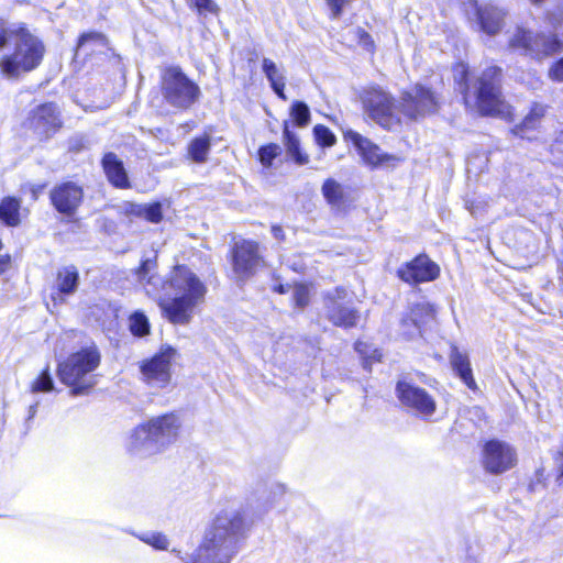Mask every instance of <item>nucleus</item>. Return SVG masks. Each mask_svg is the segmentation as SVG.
Returning a JSON list of instances; mask_svg holds the SVG:
<instances>
[{
    "label": "nucleus",
    "mask_w": 563,
    "mask_h": 563,
    "mask_svg": "<svg viewBox=\"0 0 563 563\" xmlns=\"http://www.w3.org/2000/svg\"><path fill=\"white\" fill-rule=\"evenodd\" d=\"M135 280L156 300L163 314L174 324H187L195 308L203 300L206 286L186 266H175L168 279L157 274V255L143 258L134 271Z\"/></svg>",
    "instance_id": "obj_1"
},
{
    "label": "nucleus",
    "mask_w": 563,
    "mask_h": 563,
    "mask_svg": "<svg viewBox=\"0 0 563 563\" xmlns=\"http://www.w3.org/2000/svg\"><path fill=\"white\" fill-rule=\"evenodd\" d=\"M364 111L382 128L393 130L399 125V113L409 120H418L427 114L437 112L438 97L429 88L416 85L401 93L399 104H396L389 92L378 86H371L361 95Z\"/></svg>",
    "instance_id": "obj_2"
},
{
    "label": "nucleus",
    "mask_w": 563,
    "mask_h": 563,
    "mask_svg": "<svg viewBox=\"0 0 563 563\" xmlns=\"http://www.w3.org/2000/svg\"><path fill=\"white\" fill-rule=\"evenodd\" d=\"M244 529V517L240 509L220 511L206 531L202 543L195 552L184 558V563H230L238 552V541Z\"/></svg>",
    "instance_id": "obj_3"
},
{
    "label": "nucleus",
    "mask_w": 563,
    "mask_h": 563,
    "mask_svg": "<svg viewBox=\"0 0 563 563\" xmlns=\"http://www.w3.org/2000/svg\"><path fill=\"white\" fill-rule=\"evenodd\" d=\"M454 79L468 104L472 100L483 115L508 117L510 107L505 102L501 93V69L496 66L486 68L475 81L473 89L467 84V66L460 63L454 68Z\"/></svg>",
    "instance_id": "obj_4"
},
{
    "label": "nucleus",
    "mask_w": 563,
    "mask_h": 563,
    "mask_svg": "<svg viewBox=\"0 0 563 563\" xmlns=\"http://www.w3.org/2000/svg\"><path fill=\"white\" fill-rule=\"evenodd\" d=\"M180 429L181 420L175 412L153 417L132 430L125 443L126 450L137 457L152 456L175 443Z\"/></svg>",
    "instance_id": "obj_5"
},
{
    "label": "nucleus",
    "mask_w": 563,
    "mask_h": 563,
    "mask_svg": "<svg viewBox=\"0 0 563 563\" xmlns=\"http://www.w3.org/2000/svg\"><path fill=\"white\" fill-rule=\"evenodd\" d=\"M100 362L101 354L96 345L82 347L58 364V378L70 387L71 396L85 395L97 384L93 372Z\"/></svg>",
    "instance_id": "obj_6"
},
{
    "label": "nucleus",
    "mask_w": 563,
    "mask_h": 563,
    "mask_svg": "<svg viewBox=\"0 0 563 563\" xmlns=\"http://www.w3.org/2000/svg\"><path fill=\"white\" fill-rule=\"evenodd\" d=\"M43 43L32 35L26 29L16 31L15 49L12 55L4 56L0 60L2 75L15 78L21 71H31L42 62L44 56Z\"/></svg>",
    "instance_id": "obj_7"
},
{
    "label": "nucleus",
    "mask_w": 563,
    "mask_h": 563,
    "mask_svg": "<svg viewBox=\"0 0 563 563\" xmlns=\"http://www.w3.org/2000/svg\"><path fill=\"white\" fill-rule=\"evenodd\" d=\"M162 93L168 104L188 109L199 98L200 88L179 67H167L162 74Z\"/></svg>",
    "instance_id": "obj_8"
},
{
    "label": "nucleus",
    "mask_w": 563,
    "mask_h": 563,
    "mask_svg": "<svg viewBox=\"0 0 563 563\" xmlns=\"http://www.w3.org/2000/svg\"><path fill=\"white\" fill-rule=\"evenodd\" d=\"M510 46L521 49L525 55L534 59H543L563 49V42L554 33H533L518 27L510 40Z\"/></svg>",
    "instance_id": "obj_9"
},
{
    "label": "nucleus",
    "mask_w": 563,
    "mask_h": 563,
    "mask_svg": "<svg viewBox=\"0 0 563 563\" xmlns=\"http://www.w3.org/2000/svg\"><path fill=\"white\" fill-rule=\"evenodd\" d=\"M177 351L172 346H163L159 352L144 360L140 365L141 379L148 388L162 390L172 382V362Z\"/></svg>",
    "instance_id": "obj_10"
},
{
    "label": "nucleus",
    "mask_w": 563,
    "mask_h": 563,
    "mask_svg": "<svg viewBox=\"0 0 563 563\" xmlns=\"http://www.w3.org/2000/svg\"><path fill=\"white\" fill-rule=\"evenodd\" d=\"M231 263L234 278L238 282L244 283L251 278L263 263L258 243L251 240L235 242Z\"/></svg>",
    "instance_id": "obj_11"
},
{
    "label": "nucleus",
    "mask_w": 563,
    "mask_h": 563,
    "mask_svg": "<svg viewBox=\"0 0 563 563\" xmlns=\"http://www.w3.org/2000/svg\"><path fill=\"white\" fill-rule=\"evenodd\" d=\"M396 395L404 407L421 417H430L435 412L434 398L416 384L401 379L396 385Z\"/></svg>",
    "instance_id": "obj_12"
},
{
    "label": "nucleus",
    "mask_w": 563,
    "mask_h": 563,
    "mask_svg": "<svg viewBox=\"0 0 563 563\" xmlns=\"http://www.w3.org/2000/svg\"><path fill=\"white\" fill-rule=\"evenodd\" d=\"M482 464L490 474H503L517 464L516 450L504 441L490 440L484 445Z\"/></svg>",
    "instance_id": "obj_13"
},
{
    "label": "nucleus",
    "mask_w": 563,
    "mask_h": 563,
    "mask_svg": "<svg viewBox=\"0 0 563 563\" xmlns=\"http://www.w3.org/2000/svg\"><path fill=\"white\" fill-rule=\"evenodd\" d=\"M344 140L351 142L363 162L373 168L380 166H395L400 162V157L383 152L380 147L369 139L351 129L344 132Z\"/></svg>",
    "instance_id": "obj_14"
},
{
    "label": "nucleus",
    "mask_w": 563,
    "mask_h": 563,
    "mask_svg": "<svg viewBox=\"0 0 563 563\" xmlns=\"http://www.w3.org/2000/svg\"><path fill=\"white\" fill-rule=\"evenodd\" d=\"M439 275V265L424 254L416 256L412 261L401 265L397 271V276L410 285L432 282Z\"/></svg>",
    "instance_id": "obj_15"
},
{
    "label": "nucleus",
    "mask_w": 563,
    "mask_h": 563,
    "mask_svg": "<svg viewBox=\"0 0 563 563\" xmlns=\"http://www.w3.org/2000/svg\"><path fill=\"white\" fill-rule=\"evenodd\" d=\"M27 126L40 137H49L62 126L57 106L47 102L36 107L30 112Z\"/></svg>",
    "instance_id": "obj_16"
},
{
    "label": "nucleus",
    "mask_w": 563,
    "mask_h": 563,
    "mask_svg": "<svg viewBox=\"0 0 563 563\" xmlns=\"http://www.w3.org/2000/svg\"><path fill=\"white\" fill-rule=\"evenodd\" d=\"M347 296L343 287L336 288L325 297V308L329 320L338 327L352 328L358 320L357 311L351 307L344 306L342 300Z\"/></svg>",
    "instance_id": "obj_17"
},
{
    "label": "nucleus",
    "mask_w": 563,
    "mask_h": 563,
    "mask_svg": "<svg viewBox=\"0 0 563 563\" xmlns=\"http://www.w3.org/2000/svg\"><path fill=\"white\" fill-rule=\"evenodd\" d=\"M49 198L59 213L73 216L82 201L84 191L77 184L66 181L55 186L49 194Z\"/></svg>",
    "instance_id": "obj_18"
},
{
    "label": "nucleus",
    "mask_w": 563,
    "mask_h": 563,
    "mask_svg": "<svg viewBox=\"0 0 563 563\" xmlns=\"http://www.w3.org/2000/svg\"><path fill=\"white\" fill-rule=\"evenodd\" d=\"M435 316L433 305L429 302H419L411 308L410 317L402 319V327H407L410 322V329L405 331L409 338H413L421 333V327L432 321Z\"/></svg>",
    "instance_id": "obj_19"
},
{
    "label": "nucleus",
    "mask_w": 563,
    "mask_h": 563,
    "mask_svg": "<svg viewBox=\"0 0 563 563\" xmlns=\"http://www.w3.org/2000/svg\"><path fill=\"white\" fill-rule=\"evenodd\" d=\"M102 167L108 180L117 188H129L130 181L123 162L114 153H107L102 158Z\"/></svg>",
    "instance_id": "obj_20"
},
{
    "label": "nucleus",
    "mask_w": 563,
    "mask_h": 563,
    "mask_svg": "<svg viewBox=\"0 0 563 563\" xmlns=\"http://www.w3.org/2000/svg\"><path fill=\"white\" fill-rule=\"evenodd\" d=\"M450 363L452 365L453 371L461 378V380L470 389L475 390L477 386L473 377L468 355L460 351L457 346H452L450 352Z\"/></svg>",
    "instance_id": "obj_21"
},
{
    "label": "nucleus",
    "mask_w": 563,
    "mask_h": 563,
    "mask_svg": "<svg viewBox=\"0 0 563 563\" xmlns=\"http://www.w3.org/2000/svg\"><path fill=\"white\" fill-rule=\"evenodd\" d=\"M79 284V274L75 266H66L58 271L56 277L57 295H53L54 300H63V296L73 295Z\"/></svg>",
    "instance_id": "obj_22"
},
{
    "label": "nucleus",
    "mask_w": 563,
    "mask_h": 563,
    "mask_svg": "<svg viewBox=\"0 0 563 563\" xmlns=\"http://www.w3.org/2000/svg\"><path fill=\"white\" fill-rule=\"evenodd\" d=\"M476 12L481 27L485 33L494 35L500 31L506 15L501 9L489 5L485 8H477Z\"/></svg>",
    "instance_id": "obj_23"
},
{
    "label": "nucleus",
    "mask_w": 563,
    "mask_h": 563,
    "mask_svg": "<svg viewBox=\"0 0 563 563\" xmlns=\"http://www.w3.org/2000/svg\"><path fill=\"white\" fill-rule=\"evenodd\" d=\"M545 111V106L534 103L530 109V112L525 117L522 123L514 129V133L522 139L531 140L532 136H530L528 132L534 131L539 126Z\"/></svg>",
    "instance_id": "obj_24"
},
{
    "label": "nucleus",
    "mask_w": 563,
    "mask_h": 563,
    "mask_svg": "<svg viewBox=\"0 0 563 563\" xmlns=\"http://www.w3.org/2000/svg\"><path fill=\"white\" fill-rule=\"evenodd\" d=\"M108 46L107 37L98 32L84 33L77 44V53L90 55L96 52H102Z\"/></svg>",
    "instance_id": "obj_25"
},
{
    "label": "nucleus",
    "mask_w": 563,
    "mask_h": 563,
    "mask_svg": "<svg viewBox=\"0 0 563 563\" xmlns=\"http://www.w3.org/2000/svg\"><path fill=\"white\" fill-rule=\"evenodd\" d=\"M283 137L288 155L298 165H305L308 163V156L300 151V142L298 137L289 130V123L284 122Z\"/></svg>",
    "instance_id": "obj_26"
},
{
    "label": "nucleus",
    "mask_w": 563,
    "mask_h": 563,
    "mask_svg": "<svg viewBox=\"0 0 563 563\" xmlns=\"http://www.w3.org/2000/svg\"><path fill=\"white\" fill-rule=\"evenodd\" d=\"M20 200L14 197H5L0 202V220L9 225L16 227L20 223Z\"/></svg>",
    "instance_id": "obj_27"
},
{
    "label": "nucleus",
    "mask_w": 563,
    "mask_h": 563,
    "mask_svg": "<svg viewBox=\"0 0 563 563\" xmlns=\"http://www.w3.org/2000/svg\"><path fill=\"white\" fill-rule=\"evenodd\" d=\"M210 137L208 135L195 137L188 145V154L196 163H205L210 152Z\"/></svg>",
    "instance_id": "obj_28"
},
{
    "label": "nucleus",
    "mask_w": 563,
    "mask_h": 563,
    "mask_svg": "<svg viewBox=\"0 0 563 563\" xmlns=\"http://www.w3.org/2000/svg\"><path fill=\"white\" fill-rule=\"evenodd\" d=\"M322 195L331 206H340L343 201L344 190L340 183L332 178H328L321 188Z\"/></svg>",
    "instance_id": "obj_29"
},
{
    "label": "nucleus",
    "mask_w": 563,
    "mask_h": 563,
    "mask_svg": "<svg viewBox=\"0 0 563 563\" xmlns=\"http://www.w3.org/2000/svg\"><path fill=\"white\" fill-rule=\"evenodd\" d=\"M355 351L362 356L363 367L367 371L371 369L373 362L379 361L382 357V354L378 350H371V346L363 341L355 342Z\"/></svg>",
    "instance_id": "obj_30"
},
{
    "label": "nucleus",
    "mask_w": 563,
    "mask_h": 563,
    "mask_svg": "<svg viewBox=\"0 0 563 563\" xmlns=\"http://www.w3.org/2000/svg\"><path fill=\"white\" fill-rule=\"evenodd\" d=\"M290 117L298 126H306L310 122L309 107L302 101H295L290 107Z\"/></svg>",
    "instance_id": "obj_31"
},
{
    "label": "nucleus",
    "mask_w": 563,
    "mask_h": 563,
    "mask_svg": "<svg viewBox=\"0 0 563 563\" xmlns=\"http://www.w3.org/2000/svg\"><path fill=\"white\" fill-rule=\"evenodd\" d=\"M262 69L267 80L269 81V85L286 80L284 70L269 58H263Z\"/></svg>",
    "instance_id": "obj_32"
},
{
    "label": "nucleus",
    "mask_w": 563,
    "mask_h": 563,
    "mask_svg": "<svg viewBox=\"0 0 563 563\" xmlns=\"http://www.w3.org/2000/svg\"><path fill=\"white\" fill-rule=\"evenodd\" d=\"M130 330L136 336H143L150 332V323L142 312H134L130 317Z\"/></svg>",
    "instance_id": "obj_33"
},
{
    "label": "nucleus",
    "mask_w": 563,
    "mask_h": 563,
    "mask_svg": "<svg viewBox=\"0 0 563 563\" xmlns=\"http://www.w3.org/2000/svg\"><path fill=\"white\" fill-rule=\"evenodd\" d=\"M141 541L152 545L157 550H166L168 548V540L166 536L161 532H144L136 536Z\"/></svg>",
    "instance_id": "obj_34"
},
{
    "label": "nucleus",
    "mask_w": 563,
    "mask_h": 563,
    "mask_svg": "<svg viewBox=\"0 0 563 563\" xmlns=\"http://www.w3.org/2000/svg\"><path fill=\"white\" fill-rule=\"evenodd\" d=\"M313 134L317 143L323 147H330L336 142V137L332 131L322 124H317L313 128Z\"/></svg>",
    "instance_id": "obj_35"
},
{
    "label": "nucleus",
    "mask_w": 563,
    "mask_h": 563,
    "mask_svg": "<svg viewBox=\"0 0 563 563\" xmlns=\"http://www.w3.org/2000/svg\"><path fill=\"white\" fill-rule=\"evenodd\" d=\"M54 389V382L49 374L48 366L41 373V375L33 382L32 393H46Z\"/></svg>",
    "instance_id": "obj_36"
},
{
    "label": "nucleus",
    "mask_w": 563,
    "mask_h": 563,
    "mask_svg": "<svg viewBox=\"0 0 563 563\" xmlns=\"http://www.w3.org/2000/svg\"><path fill=\"white\" fill-rule=\"evenodd\" d=\"M280 152V146L275 143L264 145L258 150L260 161L264 166L269 167L273 159L276 158Z\"/></svg>",
    "instance_id": "obj_37"
},
{
    "label": "nucleus",
    "mask_w": 563,
    "mask_h": 563,
    "mask_svg": "<svg viewBox=\"0 0 563 563\" xmlns=\"http://www.w3.org/2000/svg\"><path fill=\"white\" fill-rule=\"evenodd\" d=\"M545 21L554 30L563 25V0L559 2L552 10L547 12Z\"/></svg>",
    "instance_id": "obj_38"
},
{
    "label": "nucleus",
    "mask_w": 563,
    "mask_h": 563,
    "mask_svg": "<svg viewBox=\"0 0 563 563\" xmlns=\"http://www.w3.org/2000/svg\"><path fill=\"white\" fill-rule=\"evenodd\" d=\"M292 299L296 307L302 309L309 303V289L303 284H297L292 288Z\"/></svg>",
    "instance_id": "obj_39"
},
{
    "label": "nucleus",
    "mask_w": 563,
    "mask_h": 563,
    "mask_svg": "<svg viewBox=\"0 0 563 563\" xmlns=\"http://www.w3.org/2000/svg\"><path fill=\"white\" fill-rule=\"evenodd\" d=\"M143 218L150 222L158 223L163 218L161 202H153L148 205L145 203V212Z\"/></svg>",
    "instance_id": "obj_40"
},
{
    "label": "nucleus",
    "mask_w": 563,
    "mask_h": 563,
    "mask_svg": "<svg viewBox=\"0 0 563 563\" xmlns=\"http://www.w3.org/2000/svg\"><path fill=\"white\" fill-rule=\"evenodd\" d=\"M189 4L198 10L200 14L217 12V5L212 0H188Z\"/></svg>",
    "instance_id": "obj_41"
},
{
    "label": "nucleus",
    "mask_w": 563,
    "mask_h": 563,
    "mask_svg": "<svg viewBox=\"0 0 563 563\" xmlns=\"http://www.w3.org/2000/svg\"><path fill=\"white\" fill-rule=\"evenodd\" d=\"M355 37H357L358 44L363 46L367 51H372L374 47V42L372 36L361 27H356L354 31Z\"/></svg>",
    "instance_id": "obj_42"
},
{
    "label": "nucleus",
    "mask_w": 563,
    "mask_h": 563,
    "mask_svg": "<svg viewBox=\"0 0 563 563\" xmlns=\"http://www.w3.org/2000/svg\"><path fill=\"white\" fill-rule=\"evenodd\" d=\"M549 77L552 80L563 82V56L552 64L549 69Z\"/></svg>",
    "instance_id": "obj_43"
},
{
    "label": "nucleus",
    "mask_w": 563,
    "mask_h": 563,
    "mask_svg": "<svg viewBox=\"0 0 563 563\" xmlns=\"http://www.w3.org/2000/svg\"><path fill=\"white\" fill-rule=\"evenodd\" d=\"M330 10L332 19H339L342 14V10L349 0H325Z\"/></svg>",
    "instance_id": "obj_44"
},
{
    "label": "nucleus",
    "mask_w": 563,
    "mask_h": 563,
    "mask_svg": "<svg viewBox=\"0 0 563 563\" xmlns=\"http://www.w3.org/2000/svg\"><path fill=\"white\" fill-rule=\"evenodd\" d=\"M124 211L126 214H131V216H135V217H139V218H143L144 217V212H145V203H132V202H129L125 205L124 207Z\"/></svg>",
    "instance_id": "obj_45"
},
{
    "label": "nucleus",
    "mask_w": 563,
    "mask_h": 563,
    "mask_svg": "<svg viewBox=\"0 0 563 563\" xmlns=\"http://www.w3.org/2000/svg\"><path fill=\"white\" fill-rule=\"evenodd\" d=\"M9 30L3 20H0V48L4 47L8 42Z\"/></svg>",
    "instance_id": "obj_46"
},
{
    "label": "nucleus",
    "mask_w": 563,
    "mask_h": 563,
    "mask_svg": "<svg viewBox=\"0 0 563 563\" xmlns=\"http://www.w3.org/2000/svg\"><path fill=\"white\" fill-rule=\"evenodd\" d=\"M285 85H286V80L284 81H278V82H275L273 85H271L272 89L274 90V92L283 100H287V97L284 92V89H285Z\"/></svg>",
    "instance_id": "obj_47"
},
{
    "label": "nucleus",
    "mask_w": 563,
    "mask_h": 563,
    "mask_svg": "<svg viewBox=\"0 0 563 563\" xmlns=\"http://www.w3.org/2000/svg\"><path fill=\"white\" fill-rule=\"evenodd\" d=\"M272 234L277 240H283L284 239V231H283L280 225H277V224L273 225L272 227Z\"/></svg>",
    "instance_id": "obj_48"
},
{
    "label": "nucleus",
    "mask_w": 563,
    "mask_h": 563,
    "mask_svg": "<svg viewBox=\"0 0 563 563\" xmlns=\"http://www.w3.org/2000/svg\"><path fill=\"white\" fill-rule=\"evenodd\" d=\"M287 265H288L291 269H294L295 272H301V271L305 268V265H303V263H301V262H292V263H290V261L288 260V261H287Z\"/></svg>",
    "instance_id": "obj_49"
},
{
    "label": "nucleus",
    "mask_w": 563,
    "mask_h": 563,
    "mask_svg": "<svg viewBox=\"0 0 563 563\" xmlns=\"http://www.w3.org/2000/svg\"><path fill=\"white\" fill-rule=\"evenodd\" d=\"M37 406H38V401H36L35 404H33L29 407L27 421L32 420L35 417V415L37 412Z\"/></svg>",
    "instance_id": "obj_50"
},
{
    "label": "nucleus",
    "mask_w": 563,
    "mask_h": 563,
    "mask_svg": "<svg viewBox=\"0 0 563 563\" xmlns=\"http://www.w3.org/2000/svg\"><path fill=\"white\" fill-rule=\"evenodd\" d=\"M275 291L279 292V294H286L289 291L290 289V285H283V284H279L277 286H275Z\"/></svg>",
    "instance_id": "obj_51"
},
{
    "label": "nucleus",
    "mask_w": 563,
    "mask_h": 563,
    "mask_svg": "<svg viewBox=\"0 0 563 563\" xmlns=\"http://www.w3.org/2000/svg\"><path fill=\"white\" fill-rule=\"evenodd\" d=\"M561 460H562V463L559 467V470H560L559 478L563 477V453L561 454Z\"/></svg>",
    "instance_id": "obj_52"
},
{
    "label": "nucleus",
    "mask_w": 563,
    "mask_h": 563,
    "mask_svg": "<svg viewBox=\"0 0 563 563\" xmlns=\"http://www.w3.org/2000/svg\"><path fill=\"white\" fill-rule=\"evenodd\" d=\"M544 0H530V3L533 5H541Z\"/></svg>",
    "instance_id": "obj_53"
},
{
    "label": "nucleus",
    "mask_w": 563,
    "mask_h": 563,
    "mask_svg": "<svg viewBox=\"0 0 563 563\" xmlns=\"http://www.w3.org/2000/svg\"><path fill=\"white\" fill-rule=\"evenodd\" d=\"M559 142L563 143V132L561 133V135L559 137Z\"/></svg>",
    "instance_id": "obj_54"
},
{
    "label": "nucleus",
    "mask_w": 563,
    "mask_h": 563,
    "mask_svg": "<svg viewBox=\"0 0 563 563\" xmlns=\"http://www.w3.org/2000/svg\"><path fill=\"white\" fill-rule=\"evenodd\" d=\"M471 1H472V2H474V5H476V2H475V0H471Z\"/></svg>",
    "instance_id": "obj_55"
}]
</instances>
